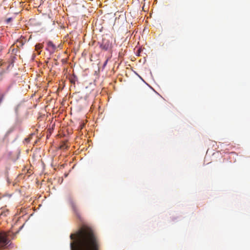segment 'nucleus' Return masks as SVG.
Wrapping results in <instances>:
<instances>
[{
	"mask_svg": "<svg viewBox=\"0 0 250 250\" xmlns=\"http://www.w3.org/2000/svg\"><path fill=\"white\" fill-rule=\"evenodd\" d=\"M100 47L102 49L107 50L109 48V43L108 42H103L100 45Z\"/></svg>",
	"mask_w": 250,
	"mask_h": 250,
	"instance_id": "423d86ee",
	"label": "nucleus"
},
{
	"mask_svg": "<svg viewBox=\"0 0 250 250\" xmlns=\"http://www.w3.org/2000/svg\"><path fill=\"white\" fill-rule=\"evenodd\" d=\"M69 202L75 214L77 215V216L79 217L80 212L75 202L72 199H69Z\"/></svg>",
	"mask_w": 250,
	"mask_h": 250,
	"instance_id": "7ed1b4c3",
	"label": "nucleus"
},
{
	"mask_svg": "<svg viewBox=\"0 0 250 250\" xmlns=\"http://www.w3.org/2000/svg\"><path fill=\"white\" fill-rule=\"evenodd\" d=\"M68 146L67 145V141L63 142L62 143L61 145L60 146V148L62 149H66L68 147Z\"/></svg>",
	"mask_w": 250,
	"mask_h": 250,
	"instance_id": "0eeeda50",
	"label": "nucleus"
},
{
	"mask_svg": "<svg viewBox=\"0 0 250 250\" xmlns=\"http://www.w3.org/2000/svg\"><path fill=\"white\" fill-rule=\"evenodd\" d=\"M9 214V210L6 208L0 209V216H6Z\"/></svg>",
	"mask_w": 250,
	"mask_h": 250,
	"instance_id": "39448f33",
	"label": "nucleus"
},
{
	"mask_svg": "<svg viewBox=\"0 0 250 250\" xmlns=\"http://www.w3.org/2000/svg\"><path fill=\"white\" fill-rule=\"evenodd\" d=\"M14 82H12L11 83H10L9 84V86H8L7 87V90L8 91L9 90H10V89L12 87L13 85L14 84Z\"/></svg>",
	"mask_w": 250,
	"mask_h": 250,
	"instance_id": "1a4fd4ad",
	"label": "nucleus"
},
{
	"mask_svg": "<svg viewBox=\"0 0 250 250\" xmlns=\"http://www.w3.org/2000/svg\"><path fill=\"white\" fill-rule=\"evenodd\" d=\"M71 250H100L101 242L96 231L91 227L83 225L70 236Z\"/></svg>",
	"mask_w": 250,
	"mask_h": 250,
	"instance_id": "f257e3e1",
	"label": "nucleus"
},
{
	"mask_svg": "<svg viewBox=\"0 0 250 250\" xmlns=\"http://www.w3.org/2000/svg\"><path fill=\"white\" fill-rule=\"evenodd\" d=\"M43 47V45L41 43L37 44L35 46V49L38 51Z\"/></svg>",
	"mask_w": 250,
	"mask_h": 250,
	"instance_id": "6e6552de",
	"label": "nucleus"
},
{
	"mask_svg": "<svg viewBox=\"0 0 250 250\" xmlns=\"http://www.w3.org/2000/svg\"><path fill=\"white\" fill-rule=\"evenodd\" d=\"M108 59H107V60L105 61V62H104V66H105L106 65V64H107V62H108Z\"/></svg>",
	"mask_w": 250,
	"mask_h": 250,
	"instance_id": "9d476101",
	"label": "nucleus"
},
{
	"mask_svg": "<svg viewBox=\"0 0 250 250\" xmlns=\"http://www.w3.org/2000/svg\"><path fill=\"white\" fill-rule=\"evenodd\" d=\"M56 49V46L54 43L51 42L49 41L47 42V49L51 53H53L54 52V51Z\"/></svg>",
	"mask_w": 250,
	"mask_h": 250,
	"instance_id": "20e7f679",
	"label": "nucleus"
},
{
	"mask_svg": "<svg viewBox=\"0 0 250 250\" xmlns=\"http://www.w3.org/2000/svg\"><path fill=\"white\" fill-rule=\"evenodd\" d=\"M7 235L4 232L0 233V247H2L9 243L8 240L7 238Z\"/></svg>",
	"mask_w": 250,
	"mask_h": 250,
	"instance_id": "f03ea898",
	"label": "nucleus"
},
{
	"mask_svg": "<svg viewBox=\"0 0 250 250\" xmlns=\"http://www.w3.org/2000/svg\"><path fill=\"white\" fill-rule=\"evenodd\" d=\"M11 20V18H8L7 20V22H9Z\"/></svg>",
	"mask_w": 250,
	"mask_h": 250,
	"instance_id": "9b49d317",
	"label": "nucleus"
}]
</instances>
